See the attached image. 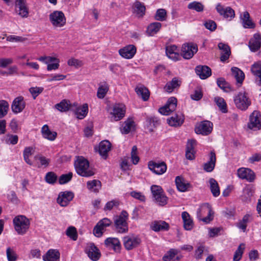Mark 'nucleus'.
<instances>
[{
    "label": "nucleus",
    "mask_w": 261,
    "mask_h": 261,
    "mask_svg": "<svg viewBox=\"0 0 261 261\" xmlns=\"http://www.w3.org/2000/svg\"><path fill=\"white\" fill-rule=\"evenodd\" d=\"M213 123L210 121L204 120L197 123L195 128L197 134L206 136L209 135L213 130Z\"/></svg>",
    "instance_id": "6e6552de"
},
{
    "label": "nucleus",
    "mask_w": 261,
    "mask_h": 261,
    "mask_svg": "<svg viewBox=\"0 0 261 261\" xmlns=\"http://www.w3.org/2000/svg\"><path fill=\"white\" fill-rule=\"evenodd\" d=\"M217 83L218 86L225 91L228 92L227 89H230L229 84L223 78L218 79Z\"/></svg>",
    "instance_id": "69168bd1"
},
{
    "label": "nucleus",
    "mask_w": 261,
    "mask_h": 261,
    "mask_svg": "<svg viewBox=\"0 0 261 261\" xmlns=\"http://www.w3.org/2000/svg\"><path fill=\"white\" fill-rule=\"evenodd\" d=\"M15 230L20 235L24 234L28 231L30 222L25 216L19 215L16 216L13 220Z\"/></svg>",
    "instance_id": "f03ea898"
},
{
    "label": "nucleus",
    "mask_w": 261,
    "mask_h": 261,
    "mask_svg": "<svg viewBox=\"0 0 261 261\" xmlns=\"http://www.w3.org/2000/svg\"><path fill=\"white\" fill-rule=\"evenodd\" d=\"M181 217L185 229L187 230H191L193 227V222L190 215L187 212H184L181 214Z\"/></svg>",
    "instance_id": "c9c22d12"
},
{
    "label": "nucleus",
    "mask_w": 261,
    "mask_h": 261,
    "mask_svg": "<svg viewBox=\"0 0 261 261\" xmlns=\"http://www.w3.org/2000/svg\"><path fill=\"white\" fill-rule=\"evenodd\" d=\"M218 48L221 50L220 60L222 62H225L229 58L231 51L229 46L223 43H219Z\"/></svg>",
    "instance_id": "c85d7f7f"
},
{
    "label": "nucleus",
    "mask_w": 261,
    "mask_h": 261,
    "mask_svg": "<svg viewBox=\"0 0 261 261\" xmlns=\"http://www.w3.org/2000/svg\"><path fill=\"white\" fill-rule=\"evenodd\" d=\"M15 10L18 14L22 18L29 15V9L26 5L25 0H16Z\"/></svg>",
    "instance_id": "f3484780"
},
{
    "label": "nucleus",
    "mask_w": 261,
    "mask_h": 261,
    "mask_svg": "<svg viewBox=\"0 0 261 261\" xmlns=\"http://www.w3.org/2000/svg\"><path fill=\"white\" fill-rule=\"evenodd\" d=\"M237 174L240 178L246 179L249 182L253 181L255 179L254 172L249 168H239L237 171Z\"/></svg>",
    "instance_id": "dca6fc26"
},
{
    "label": "nucleus",
    "mask_w": 261,
    "mask_h": 261,
    "mask_svg": "<svg viewBox=\"0 0 261 261\" xmlns=\"http://www.w3.org/2000/svg\"><path fill=\"white\" fill-rule=\"evenodd\" d=\"M177 47L175 45H171L167 46L166 49L167 56L171 59L174 61L178 60L180 56L176 52Z\"/></svg>",
    "instance_id": "e433bc0d"
},
{
    "label": "nucleus",
    "mask_w": 261,
    "mask_h": 261,
    "mask_svg": "<svg viewBox=\"0 0 261 261\" xmlns=\"http://www.w3.org/2000/svg\"><path fill=\"white\" fill-rule=\"evenodd\" d=\"M87 186L88 189L93 192H97L101 188V182L98 180L94 179L88 181L87 182Z\"/></svg>",
    "instance_id": "a18cd8bd"
},
{
    "label": "nucleus",
    "mask_w": 261,
    "mask_h": 261,
    "mask_svg": "<svg viewBox=\"0 0 261 261\" xmlns=\"http://www.w3.org/2000/svg\"><path fill=\"white\" fill-rule=\"evenodd\" d=\"M214 101L222 112L226 113L227 112L226 103L223 98L216 97L215 98Z\"/></svg>",
    "instance_id": "5fc2aeb1"
},
{
    "label": "nucleus",
    "mask_w": 261,
    "mask_h": 261,
    "mask_svg": "<svg viewBox=\"0 0 261 261\" xmlns=\"http://www.w3.org/2000/svg\"><path fill=\"white\" fill-rule=\"evenodd\" d=\"M196 141L195 140H188L187 144L186 156L189 160H193L195 159L194 146Z\"/></svg>",
    "instance_id": "cd10ccee"
},
{
    "label": "nucleus",
    "mask_w": 261,
    "mask_h": 261,
    "mask_svg": "<svg viewBox=\"0 0 261 261\" xmlns=\"http://www.w3.org/2000/svg\"><path fill=\"white\" fill-rule=\"evenodd\" d=\"M154 18L156 20L163 21L166 19L167 12L164 9H158L155 13Z\"/></svg>",
    "instance_id": "6e6d98bb"
},
{
    "label": "nucleus",
    "mask_w": 261,
    "mask_h": 261,
    "mask_svg": "<svg viewBox=\"0 0 261 261\" xmlns=\"http://www.w3.org/2000/svg\"><path fill=\"white\" fill-rule=\"evenodd\" d=\"M178 251L175 249H170L168 253L163 257L164 261H175V255Z\"/></svg>",
    "instance_id": "13d9d810"
},
{
    "label": "nucleus",
    "mask_w": 261,
    "mask_h": 261,
    "mask_svg": "<svg viewBox=\"0 0 261 261\" xmlns=\"http://www.w3.org/2000/svg\"><path fill=\"white\" fill-rule=\"evenodd\" d=\"M254 192V189L252 186L248 185L245 187L243 191V199L246 201L250 200V198L253 196Z\"/></svg>",
    "instance_id": "37998d69"
},
{
    "label": "nucleus",
    "mask_w": 261,
    "mask_h": 261,
    "mask_svg": "<svg viewBox=\"0 0 261 261\" xmlns=\"http://www.w3.org/2000/svg\"><path fill=\"white\" fill-rule=\"evenodd\" d=\"M195 71L199 77L202 80L207 79L212 74L211 68L206 65H199L196 66Z\"/></svg>",
    "instance_id": "aec40b11"
},
{
    "label": "nucleus",
    "mask_w": 261,
    "mask_h": 261,
    "mask_svg": "<svg viewBox=\"0 0 261 261\" xmlns=\"http://www.w3.org/2000/svg\"><path fill=\"white\" fill-rule=\"evenodd\" d=\"M231 72L232 75L236 79L237 83L241 84L244 79L245 75L243 72L237 67H232Z\"/></svg>",
    "instance_id": "58836bf2"
},
{
    "label": "nucleus",
    "mask_w": 261,
    "mask_h": 261,
    "mask_svg": "<svg viewBox=\"0 0 261 261\" xmlns=\"http://www.w3.org/2000/svg\"><path fill=\"white\" fill-rule=\"evenodd\" d=\"M86 252L89 258L93 261H97L100 257L99 251L93 244L89 245L86 249Z\"/></svg>",
    "instance_id": "412c9836"
},
{
    "label": "nucleus",
    "mask_w": 261,
    "mask_h": 261,
    "mask_svg": "<svg viewBox=\"0 0 261 261\" xmlns=\"http://www.w3.org/2000/svg\"><path fill=\"white\" fill-rule=\"evenodd\" d=\"M137 94L141 96L143 100L146 101L149 97V92L146 87L143 86H138L135 89Z\"/></svg>",
    "instance_id": "ea45409f"
},
{
    "label": "nucleus",
    "mask_w": 261,
    "mask_h": 261,
    "mask_svg": "<svg viewBox=\"0 0 261 261\" xmlns=\"http://www.w3.org/2000/svg\"><path fill=\"white\" fill-rule=\"evenodd\" d=\"M131 158L133 163L135 165L138 164L139 161L140 159L137 154V147L136 146H134L132 147Z\"/></svg>",
    "instance_id": "338daca9"
},
{
    "label": "nucleus",
    "mask_w": 261,
    "mask_h": 261,
    "mask_svg": "<svg viewBox=\"0 0 261 261\" xmlns=\"http://www.w3.org/2000/svg\"><path fill=\"white\" fill-rule=\"evenodd\" d=\"M149 169L153 172L158 175H161L164 173L167 170V166L165 162H155L150 161L148 163Z\"/></svg>",
    "instance_id": "4468645a"
},
{
    "label": "nucleus",
    "mask_w": 261,
    "mask_h": 261,
    "mask_svg": "<svg viewBox=\"0 0 261 261\" xmlns=\"http://www.w3.org/2000/svg\"><path fill=\"white\" fill-rule=\"evenodd\" d=\"M25 107V102L22 96H18L13 101L11 105L12 112L15 114L21 112Z\"/></svg>",
    "instance_id": "a211bd4d"
},
{
    "label": "nucleus",
    "mask_w": 261,
    "mask_h": 261,
    "mask_svg": "<svg viewBox=\"0 0 261 261\" xmlns=\"http://www.w3.org/2000/svg\"><path fill=\"white\" fill-rule=\"evenodd\" d=\"M134 121L132 118H128L123 123L121 129L122 133L127 134L134 127Z\"/></svg>",
    "instance_id": "79ce46f5"
},
{
    "label": "nucleus",
    "mask_w": 261,
    "mask_h": 261,
    "mask_svg": "<svg viewBox=\"0 0 261 261\" xmlns=\"http://www.w3.org/2000/svg\"><path fill=\"white\" fill-rule=\"evenodd\" d=\"M161 27L162 24L160 22L151 23L147 28V33L149 36H153L159 31Z\"/></svg>",
    "instance_id": "a19ab883"
},
{
    "label": "nucleus",
    "mask_w": 261,
    "mask_h": 261,
    "mask_svg": "<svg viewBox=\"0 0 261 261\" xmlns=\"http://www.w3.org/2000/svg\"><path fill=\"white\" fill-rule=\"evenodd\" d=\"M175 182L178 190L180 192H185L191 187V185L188 181L179 176L176 177Z\"/></svg>",
    "instance_id": "4be33fe9"
},
{
    "label": "nucleus",
    "mask_w": 261,
    "mask_h": 261,
    "mask_svg": "<svg viewBox=\"0 0 261 261\" xmlns=\"http://www.w3.org/2000/svg\"><path fill=\"white\" fill-rule=\"evenodd\" d=\"M151 228L156 232L167 231L169 229V225L164 221H155L152 223Z\"/></svg>",
    "instance_id": "a878e982"
},
{
    "label": "nucleus",
    "mask_w": 261,
    "mask_h": 261,
    "mask_svg": "<svg viewBox=\"0 0 261 261\" xmlns=\"http://www.w3.org/2000/svg\"><path fill=\"white\" fill-rule=\"evenodd\" d=\"M248 127L253 130L261 129V114L258 111H254L249 116Z\"/></svg>",
    "instance_id": "423d86ee"
},
{
    "label": "nucleus",
    "mask_w": 261,
    "mask_h": 261,
    "mask_svg": "<svg viewBox=\"0 0 261 261\" xmlns=\"http://www.w3.org/2000/svg\"><path fill=\"white\" fill-rule=\"evenodd\" d=\"M233 100L236 107L241 111H246L251 103L245 92H239L234 96Z\"/></svg>",
    "instance_id": "39448f33"
},
{
    "label": "nucleus",
    "mask_w": 261,
    "mask_h": 261,
    "mask_svg": "<svg viewBox=\"0 0 261 261\" xmlns=\"http://www.w3.org/2000/svg\"><path fill=\"white\" fill-rule=\"evenodd\" d=\"M74 166L77 173L82 176L89 177L94 174V172L89 168L88 161L83 157L77 159Z\"/></svg>",
    "instance_id": "f257e3e1"
},
{
    "label": "nucleus",
    "mask_w": 261,
    "mask_h": 261,
    "mask_svg": "<svg viewBox=\"0 0 261 261\" xmlns=\"http://www.w3.org/2000/svg\"><path fill=\"white\" fill-rule=\"evenodd\" d=\"M240 19L244 28L249 29L255 28V24L250 19L249 13L247 11H245L242 14H241Z\"/></svg>",
    "instance_id": "5701e85b"
},
{
    "label": "nucleus",
    "mask_w": 261,
    "mask_h": 261,
    "mask_svg": "<svg viewBox=\"0 0 261 261\" xmlns=\"http://www.w3.org/2000/svg\"><path fill=\"white\" fill-rule=\"evenodd\" d=\"M74 197V194L72 192H61L57 199V203L61 206L65 207L68 205Z\"/></svg>",
    "instance_id": "f8f14e48"
},
{
    "label": "nucleus",
    "mask_w": 261,
    "mask_h": 261,
    "mask_svg": "<svg viewBox=\"0 0 261 261\" xmlns=\"http://www.w3.org/2000/svg\"><path fill=\"white\" fill-rule=\"evenodd\" d=\"M133 7L134 12L138 17H142L144 15L146 8L143 3L139 1H136L134 4Z\"/></svg>",
    "instance_id": "f704fd0d"
},
{
    "label": "nucleus",
    "mask_w": 261,
    "mask_h": 261,
    "mask_svg": "<svg viewBox=\"0 0 261 261\" xmlns=\"http://www.w3.org/2000/svg\"><path fill=\"white\" fill-rule=\"evenodd\" d=\"M41 133L43 137L50 141H54L57 137V133L51 132L46 124L44 125L41 128Z\"/></svg>",
    "instance_id": "72a5a7b5"
},
{
    "label": "nucleus",
    "mask_w": 261,
    "mask_h": 261,
    "mask_svg": "<svg viewBox=\"0 0 261 261\" xmlns=\"http://www.w3.org/2000/svg\"><path fill=\"white\" fill-rule=\"evenodd\" d=\"M141 239L135 235H129L123 238V244L127 250L137 247L141 243Z\"/></svg>",
    "instance_id": "1a4fd4ad"
},
{
    "label": "nucleus",
    "mask_w": 261,
    "mask_h": 261,
    "mask_svg": "<svg viewBox=\"0 0 261 261\" xmlns=\"http://www.w3.org/2000/svg\"><path fill=\"white\" fill-rule=\"evenodd\" d=\"M111 147V143L105 140L101 141L99 145V153L102 158L106 159L108 157V153L110 150Z\"/></svg>",
    "instance_id": "393cba45"
},
{
    "label": "nucleus",
    "mask_w": 261,
    "mask_h": 261,
    "mask_svg": "<svg viewBox=\"0 0 261 261\" xmlns=\"http://www.w3.org/2000/svg\"><path fill=\"white\" fill-rule=\"evenodd\" d=\"M128 217L127 212L125 211H122L120 215L115 218L114 223L116 231L117 232L123 233L128 231V228L127 223Z\"/></svg>",
    "instance_id": "7ed1b4c3"
},
{
    "label": "nucleus",
    "mask_w": 261,
    "mask_h": 261,
    "mask_svg": "<svg viewBox=\"0 0 261 261\" xmlns=\"http://www.w3.org/2000/svg\"><path fill=\"white\" fill-rule=\"evenodd\" d=\"M181 82L177 77H174L171 81L168 82L164 87V90L168 93L172 92L174 89L178 88Z\"/></svg>",
    "instance_id": "473e14b6"
},
{
    "label": "nucleus",
    "mask_w": 261,
    "mask_h": 261,
    "mask_svg": "<svg viewBox=\"0 0 261 261\" xmlns=\"http://www.w3.org/2000/svg\"><path fill=\"white\" fill-rule=\"evenodd\" d=\"M43 88L38 87H31L29 89V91L32 95L34 99H35L36 97L43 91Z\"/></svg>",
    "instance_id": "774afa93"
},
{
    "label": "nucleus",
    "mask_w": 261,
    "mask_h": 261,
    "mask_svg": "<svg viewBox=\"0 0 261 261\" xmlns=\"http://www.w3.org/2000/svg\"><path fill=\"white\" fill-rule=\"evenodd\" d=\"M251 217V216L249 214H246L245 215L242 220H241L240 222H239L237 226L238 228L242 229L244 232L246 231V227L247 226V224L250 221V218Z\"/></svg>",
    "instance_id": "8fccbe9b"
},
{
    "label": "nucleus",
    "mask_w": 261,
    "mask_h": 261,
    "mask_svg": "<svg viewBox=\"0 0 261 261\" xmlns=\"http://www.w3.org/2000/svg\"><path fill=\"white\" fill-rule=\"evenodd\" d=\"M125 113V106L122 104H116L113 107V111L111 113V120L115 121H118L124 116Z\"/></svg>",
    "instance_id": "ddd939ff"
},
{
    "label": "nucleus",
    "mask_w": 261,
    "mask_h": 261,
    "mask_svg": "<svg viewBox=\"0 0 261 261\" xmlns=\"http://www.w3.org/2000/svg\"><path fill=\"white\" fill-rule=\"evenodd\" d=\"M244 244H242L240 245L237 250L234 252L233 260V261H239L242 256L244 250L245 249Z\"/></svg>",
    "instance_id": "4d7b16f0"
},
{
    "label": "nucleus",
    "mask_w": 261,
    "mask_h": 261,
    "mask_svg": "<svg viewBox=\"0 0 261 261\" xmlns=\"http://www.w3.org/2000/svg\"><path fill=\"white\" fill-rule=\"evenodd\" d=\"M49 20L55 27H62L66 24V18L62 11H55L50 13Z\"/></svg>",
    "instance_id": "0eeeda50"
},
{
    "label": "nucleus",
    "mask_w": 261,
    "mask_h": 261,
    "mask_svg": "<svg viewBox=\"0 0 261 261\" xmlns=\"http://www.w3.org/2000/svg\"><path fill=\"white\" fill-rule=\"evenodd\" d=\"M72 177V173L69 172L67 174L61 175L59 178V182L61 185L65 184L71 180Z\"/></svg>",
    "instance_id": "0e129e2a"
},
{
    "label": "nucleus",
    "mask_w": 261,
    "mask_h": 261,
    "mask_svg": "<svg viewBox=\"0 0 261 261\" xmlns=\"http://www.w3.org/2000/svg\"><path fill=\"white\" fill-rule=\"evenodd\" d=\"M136 47L134 45H128L119 50L120 55L125 59L132 58L136 53Z\"/></svg>",
    "instance_id": "6ab92c4d"
},
{
    "label": "nucleus",
    "mask_w": 261,
    "mask_h": 261,
    "mask_svg": "<svg viewBox=\"0 0 261 261\" xmlns=\"http://www.w3.org/2000/svg\"><path fill=\"white\" fill-rule=\"evenodd\" d=\"M60 254L57 250L50 249L43 256L44 261H60Z\"/></svg>",
    "instance_id": "7c9ffc66"
},
{
    "label": "nucleus",
    "mask_w": 261,
    "mask_h": 261,
    "mask_svg": "<svg viewBox=\"0 0 261 261\" xmlns=\"http://www.w3.org/2000/svg\"><path fill=\"white\" fill-rule=\"evenodd\" d=\"M153 197L154 198L155 202L160 205L163 206L167 203L168 198L164 193L158 194Z\"/></svg>",
    "instance_id": "864d4df0"
},
{
    "label": "nucleus",
    "mask_w": 261,
    "mask_h": 261,
    "mask_svg": "<svg viewBox=\"0 0 261 261\" xmlns=\"http://www.w3.org/2000/svg\"><path fill=\"white\" fill-rule=\"evenodd\" d=\"M251 70L253 74L258 77L259 84L261 85V63H254L252 65Z\"/></svg>",
    "instance_id": "49530a36"
},
{
    "label": "nucleus",
    "mask_w": 261,
    "mask_h": 261,
    "mask_svg": "<svg viewBox=\"0 0 261 261\" xmlns=\"http://www.w3.org/2000/svg\"><path fill=\"white\" fill-rule=\"evenodd\" d=\"M34 153L33 148L31 147H25L23 150V155L24 160L29 165H32V162L29 159V157Z\"/></svg>",
    "instance_id": "3c124183"
},
{
    "label": "nucleus",
    "mask_w": 261,
    "mask_h": 261,
    "mask_svg": "<svg viewBox=\"0 0 261 261\" xmlns=\"http://www.w3.org/2000/svg\"><path fill=\"white\" fill-rule=\"evenodd\" d=\"M55 107L61 112H66L70 109V105L65 100H63L60 103L56 104Z\"/></svg>",
    "instance_id": "680f3d73"
},
{
    "label": "nucleus",
    "mask_w": 261,
    "mask_h": 261,
    "mask_svg": "<svg viewBox=\"0 0 261 261\" xmlns=\"http://www.w3.org/2000/svg\"><path fill=\"white\" fill-rule=\"evenodd\" d=\"M184 121V116L180 114H176L174 116L167 119L168 123L172 126H178L181 125Z\"/></svg>",
    "instance_id": "2f4dec72"
},
{
    "label": "nucleus",
    "mask_w": 261,
    "mask_h": 261,
    "mask_svg": "<svg viewBox=\"0 0 261 261\" xmlns=\"http://www.w3.org/2000/svg\"><path fill=\"white\" fill-rule=\"evenodd\" d=\"M211 191L214 197H218L220 195V188L217 181L213 178L209 180Z\"/></svg>",
    "instance_id": "c03bdc74"
},
{
    "label": "nucleus",
    "mask_w": 261,
    "mask_h": 261,
    "mask_svg": "<svg viewBox=\"0 0 261 261\" xmlns=\"http://www.w3.org/2000/svg\"><path fill=\"white\" fill-rule=\"evenodd\" d=\"M9 108V105L6 100H0V119L4 117L7 114Z\"/></svg>",
    "instance_id": "09e8293b"
},
{
    "label": "nucleus",
    "mask_w": 261,
    "mask_h": 261,
    "mask_svg": "<svg viewBox=\"0 0 261 261\" xmlns=\"http://www.w3.org/2000/svg\"><path fill=\"white\" fill-rule=\"evenodd\" d=\"M177 106V99L174 97L169 98L166 105L159 109V112L161 114L168 115L171 112H173Z\"/></svg>",
    "instance_id": "9d476101"
},
{
    "label": "nucleus",
    "mask_w": 261,
    "mask_h": 261,
    "mask_svg": "<svg viewBox=\"0 0 261 261\" xmlns=\"http://www.w3.org/2000/svg\"><path fill=\"white\" fill-rule=\"evenodd\" d=\"M45 179L46 182L49 184H54L57 181V176L53 172H48L45 175Z\"/></svg>",
    "instance_id": "bf43d9fd"
},
{
    "label": "nucleus",
    "mask_w": 261,
    "mask_h": 261,
    "mask_svg": "<svg viewBox=\"0 0 261 261\" xmlns=\"http://www.w3.org/2000/svg\"><path fill=\"white\" fill-rule=\"evenodd\" d=\"M66 234L68 237L74 241L76 240L77 239L76 230L74 227H69L66 230Z\"/></svg>",
    "instance_id": "052dcab7"
},
{
    "label": "nucleus",
    "mask_w": 261,
    "mask_h": 261,
    "mask_svg": "<svg viewBox=\"0 0 261 261\" xmlns=\"http://www.w3.org/2000/svg\"><path fill=\"white\" fill-rule=\"evenodd\" d=\"M216 162V154L214 151H212L209 155V161L203 165L204 170L207 172H212L215 166Z\"/></svg>",
    "instance_id": "bb28decb"
},
{
    "label": "nucleus",
    "mask_w": 261,
    "mask_h": 261,
    "mask_svg": "<svg viewBox=\"0 0 261 261\" xmlns=\"http://www.w3.org/2000/svg\"><path fill=\"white\" fill-rule=\"evenodd\" d=\"M109 90V86L106 82L99 83L97 92V96L98 98L102 99L105 97Z\"/></svg>",
    "instance_id": "4c0bfd02"
},
{
    "label": "nucleus",
    "mask_w": 261,
    "mask_h": 261,
    "mask_svg": "<svg viewBox=\"0 0 261 261\" xmlns=\"http://www.w3.org/2000/svg\"><path fill=\"white\" fill-rule=\"evenodd\" d=\"M188 8L200 12L203 11L204 6L200 2L194 1L188 4Z\"/></svg>",
    "instance_id": "603ef678"
},
{
    "label": "nucleus",
    "mask_w": 261,
    "mask_h": 261,
    "mask_svg": "<svg viewBox=\"0 0 261 261\" xmlns=\"http://www.w3.org/2000/svg\"><path fill=\"white\" fill-rule=\"evenodd\" d=\"M88 111V106L87 103L83 105L82 107H78L76 111L77 118L80 119H83L87 115Z\"/></svg>",
    "instance_id": "de8ad7c7"
},
{
    "label": "nucleus",
    "mask_w": 261,
    "mask_h": 261,
    "mask_svg": "<svg viewBox=\"0 0 261 261\" xmlns=\"http://www.w3.org/2000/svg\"><path fill=\"white\" fill-rule=\"evenodd\" d=\"M6 255L8 261H16L17 259V255L13 249L8 247L6 250Z\"/></svg>",
    "instance_id": "e2e57ef3"
},
{
    "label": "nucleus",
    "mask_w": 261,
    "mask_h": 261,
    "mask_svg": "<svg viewBox=\"0 0 261 261\" xmlns=\"http://www.w3.org/2000/svg\"><path fill=\"white\" fill-rule=\"evenodd\" d=\"M216 9L218 13L225 18L231 20L234 17V11L230 7L224 8L220 4H218Z\"/></svg>",
    "instance_id": "2eb2a0df"
},
{
    "label": "nucleus",
    "mask_w": 261,
    "mask_h": 261,
    "mask_svg": "<svg viewBox=\"0 0 261 261\" xmlns=\"http://www.w3.org/2000/svg\"><path fill=\"white\" fill-rule=\"evenodd\" d=\"M198 48L196 45L192 43L184 44L181 48V54L184 58L190 59L197 53Z\"/></svg>",
    "instance_id": "9b49d317"
},
{
    "label": "nucleus",
    "mask_w": 261,
    "mask_h": 261,
    "mask_svg": "<svg viewBox=\"0 0 261 261\" xmlns=\"http://www.w3.org/2000/svg\"><path fill=\"white\" fill-rule=\"evenodd\" d=\"M213 214L214 212L208 203L201 205L197 212V218L205 223H208L213 220Z\"/></svg>",
    "instance_id": "20e7f679"
},
{
    "label": "nucleus",
    "mask_w": 261,
    "mask_h": 261,
    "mask_svg": "<svg viewBox=\"0 0 261 261\" xmlns=\"http://www.w3.org/2000/svg\"><path fill=\"white\" fill-rule=\"evenodd\" d=\"M105 245L110 248H112L115 251H119L121 245L119 240L116 238H108L105 241Z\"/></svg>",
    "instance_id": "c756f323"
},
{
    "label": "nucleus",
    "mask_w": 261,
    "mask_h": 261,
    "mask_svg": "<svg viewBox=\"0 0 261 261\" xmlns=\"http://www.w3.org/2000/svg\"><path fill=\"white\" fill-rule=\"evenodd\" d=\"M261 46V36L259 34H255L253 38L250 39L249 46L252 51L258 50Z\"/></svg>",
    "instance_id": "b1692460"
}]
</instances>
